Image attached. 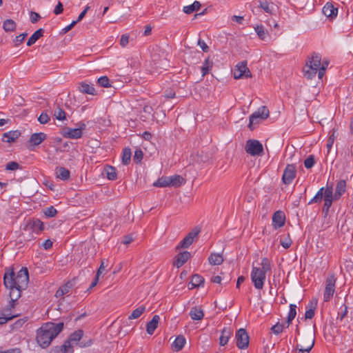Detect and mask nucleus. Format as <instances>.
<instances>
[{
  "instance_id": "obj_48",
  "label": "nucleus",
  "mask_w": 353,
  "mask_h": 353,
  "mask_svg": "<svg viewBox=\"0 0 353 353\" xmlns=\"http://www.w3.org/2000/svg\"><path fill=\"white\" fill-rule=\"evenodd\" d=\"M315 314V306L312 303H310V308L305 313V319H311L314 317Z\"/></svg>"
},
{
  "instance_id": "obj_3",
  "label": "nucleus",
  "mask_w": 353,
  "mask_h": 353,
  "mask_svg": "<svg viewBox=\"0 0 353 353\" xmlns=\"http://www.w3.org/2000/svg\"><path fill=\"white\" fill-rule=\"evenodd\" d=\"M83 331L78 330L72 333L68 339L59 347L61 353H70L74 351V347H85L90 346L92 340L83 339Z\"/></svg>"
},
{
  "instance_id": "obj_60",
  "label": "nucleus",
  "mask_w": 353,
  "mask_h": 353,
  "mask_svg": "<svg viewBox=\"0 0 353 353\" xmlns=\"http://www.w3.org/2000/svg\"><path fill=\"white\" fill-rule=\"evenodd\" d=\"M16 315H8L6 316H1L0 317V325H3L6 323L8 321L12 320L14 317H16Z\"/></svg>"
},
{
  "instance_id": "obj_13",
  "label": "nucleus",
  "mask_w": 353,
  "mask_h": 353,
  "mask_svg": "<svg viewBox=\"0 0 353 353\" xmlns=\"http://www.w3.org/2000/svg\"><path fill=\"white\" fill-rule=\"evenodd\" d=\"M314 345V339L311 336L305 337L296 343V348L301 353L310 352Z\"/></svg>"
},
{
  "instance_id": "obj_2",
  "label": "nucleus",
  "mask_w": 353,
  "mask_h": 353,
  "mask_svg": "<svg viewBox=\"0 0 353 353\" xmlns=\"http://www.w3.org/2000/svg\"><path fill=\"white\" fill-rule=\"evenodd\" d=\"M63 329V323H48L41 327L37 334V341L42 347H48L52 339L55 338Z\"/></svg>"
},
{
  "instance_id": "obj_15",
  "label": "nucleus",
  "mask_w": 353,
  "mask_h": 353,
  "mask_svg": "<svg viewBox=\"0 0 353 353\" xmlns=\"http://www.w3.org/2000/svg\"><path fill=\"white\" fill-rule=\"evenodd\" d=\"M47 138V135L43 132H36L31 134L30 139L28 141L30 146L29 149H32V148H34L35 146L41 144L44 140Z\"/></svg>"
},
{
  "instance_id": "obj_57",
  "label": "nucleus",
  "mask_w": 353,
  "mask_h": 353,
  "mask_svg": "<svg viewBox=\"0 0 353 353\" xmlns=\"http://www.w3.org/2000/svg\"><path fill=\"white\" fill-rule=\"evenodd\" d=\"M201 232V228L199 227H196L192 230L191 232L187 235L188 236H190L191 239L194 241V239L196 238Z\"/></svg>"
},
{
  "instance_id": "obj_10",
  "label": "nucleus",
  "mask_w": 353,
  "mask_h": 353,
  "mask_svg": "<svg viewBox=\"0 0 353 353\" xmlns=\"http://www.w3.org/2000/svg\"><path fill=\"white\" fill-rule=\"evenodd\" d=\"M266 276L259 270V268L253 267L251 272V279L255 288L261 290L263 288Z\"/></svg>"
},
{
  "instance_id": "obj_42",
  "label": "nucleus",
  "mask_w": 353,
  "mask_h": 353,
  "mask_svg": "<svg viewBox=\"0 0 353 353\" xmlns=\"http://www.w3.org/2000/svg\"><path fill=\"white\" fill-rule=\"evenodd\" d=\"M296 305L295 304H290V311L288 312V326L290 325V323L292 322V321L295 318L296 315Z\"/></svg>"
},
{
  "instance_id": "obj_31",
  "label": "nucleus",
  "mask_w": 353,
  "mask_h": 353,
  "mask_svg": "<svg viewBox=\"0 0 353 353\" xmlns=\"http://www.w3.org/2000/svg\"><path fill=\"white\" fill-rule=\"evenodd\" d=\"M214 63L212 60L208 57L203 62L201 66L202 77H205L208 74L209 71L212 68Z\"/></svg>"
},
{
  "instance_id": "obj_8",
  "label": "nucleus",
  "mask_w": 353,
  "mask_h": 353,
  "mask_svg": "<svg viewBox=\"0 0 353 353\" xmlns=\"http://www.w3.org/2000/svg\"><path fill=\"white\" fill-rule=\"evenodd\" d=\"M245 150L252 156H261L263 152V148L259 141L249 139L245 143Z\"/></svg>"
},
{
  "instance_id": "obj_26",
  "label": "nucleus",
  "mask_w": 353,
  "mask_h": 353,
  "mask_svg": "<svg viewBox=\"0 0 353 353\" xmlns=\"http://www.w3.org/2000/svg\"><path fill=\"white\" fill-rule=\"evenodd\" d=\"M204 281L205 279L202 276L195 274L192 276L191 281L189 283V285H191L189 289L199 288L204 283Z\"/></svg>"
},
{
  "instance_id": "obj_4",
  "label": "nucleus",
  "mask_w": 353,
  "mask_h": 353,
  "mask_svg": "<svg viewBox=\"0 0 353 353\" xmlns=\"http://www.w3.org/2000/svg\"><path fill=\"white\" fill-rule=\"evenodd\" d=\"M346 181L345 180H340L336 185L334 193H333V187L332 185L325 188V196L324 198V205L323 207V212H327L333 201H337L346 192Z\"/></svg>"
},
{
  "instance_id": "obj_61",
  "label": "nucleus",
  "mask_w": 353,
  "mask_h": 353,
  "mask_svg": "<svg viewBox=\"0 0 353 353\" xmlns=\"http://www.w3.org/2000/svg\"><path fill=\"white\" fill-rule=\"evenodd\" d=\"M41 18L39 14L35 12H30V21L32 23H35Z\"/></svg>"
},
{
  "instance_id": "obj_58",
  "label": "nucleus",
  "mask_w": 353,
  "mask_h": 353,
  "mask_svg": "<svg viewBox=\"0 0 353 353\" xmlns=\"http://www.w3.org/2000/svg\"><path fill=\"white\" fill-rule=\"evenodd\" d=\"M27 33H23L19 34V36L16 37L14 42L16 46H19L21 44L25 39V38L27 37Z\"/></svg>"
},
{
  "instance_id": "obj_35",
  "label": "nucleus",
  "mask_w": 353,
  "mask_h": 353,
  "mask_svg": "<svg viewBox=\"0 0 353 353\" xmlns=\"http://www.w3.org/2000/svg\"><path fill=\"white\" fill-rule=\"evenodd\" d=\"M201 7V3L198 1H195L192 4L184 6L183 11L186 14H191L194 11H197Z\"/></svg>"
},
{
  "instance_id": "obj_37",
  "label": "nucleus",
  "mask_w": 353,
  "mask_h": 353,
  "mask_svg": "<svg viewBox=\"0 0 353 353\" xmlns=\"http://www.w3.org/2000/svg\"><path fill=\"white\" fill-rule=\"evenodd\" d=\"M145 311V307L141 305L137 309L134 310L131 314L128 316V319H136L141 316V314Z\"/></svg>"
},
{
  "instance_id": "obj_53",
  "label": "nucleus",
  "mask_w": 353,
  "mask_h": 353,
  "mask_svg": "<svg viewBox=\"0 0 353 353\" xmlns=\"http://www.w3.org/2000/svg\"><path fill=\"white\" fill-rule=\"evenodd\" d=\"M334 139H335L334 132H333L332 134L330 135L327 142V144H326V147L327 149V154L330 152V151L333 145Z\"/></svg>"
},
{
  "instance_id": "obj_28",
  "label": "nucleus",
  "mask_w": 353,
  "mask_h": 353,
  "mask_svg": "<svg viewBox=\"0 0 353 353\" xmlns=\"http://www.w3.org/2000/svg\"><path fill=\"white\" fill-rule=\"evenodd\" d=\"M189 314L191 319L194 321H201L204 316L203 311L196 307H192Z\"/></svg>"
},
{
  "instance_id": "obj_50",
  "label": "nucleus",
  "mask_w": 353,
  "mask_h": 353,
  "mask_svg": "<svg viewBox=\"0 0 353 353\" xmlns=\"http://www.w3.org/2000/svg\"><path fill=\"white\" fill-rule=\"evenodd\" d=\"M280 243L285 249H288L292 244V240L289 235H288L287 236L281 239Z\"/></svg>"
},
{
  "instance_id": "obj_27",
  "label": "nucleus",
  "mask_w": 353,
  "mask_h": 353,
  "mask_svg": "<svg viewBox=\"0 0 353 353\" xmlns=\"http://www.w3.org/2000/svg\"><path fill=\"white\" fill-rule=\"evenodd\" d=\"M72 287L71 282L68 281L65 284L61 285L56 292L55 296L57 298H61L64 294H67Z\"/></svg>"
},
{
  "instance_id": "obj_25",
  "label": "nucleus",
  "mask_w": 353,
  "mask_h": 353,
  "mask_svg": "<svg viewBox=\"0 0 353 353\" xmlns=\"http://www.w3.org/2000/svg\"><path fill=\"white\" fill-rule=\"evenodd\" d=\"M79 90L83 94L92 95H94L96 92L93 85H90L85 82H81L79 84Z\"/></svg>"
},
{
  "instance_id": "obj_36",
  "label": "nucleus",
  "mask_w": 353,
  "mask_h": 353,
  "mask_svg": "<svg viewBox=\"0 0 353 353\" xmlns=\"http://www.w3.org/2000/svg\"><path fill=\"white\" fill-rule=\"evenodd\" d=\"M16 27V23L12 19H6L3 21V28L6 32H13Z\"/></svg>"
},
{
  "instance_id": "obj_56",
  "label": "nucleus",
  "mask_w": 353,
  "mask_h": 353,
  "mask_svg": "<svg viewBox=\"0 0 353 353\" xmlns=\"http://www.w3.org/2000/svg\"><path fill=\"white\" fill-rule=\"evenodd\" d=\"M50 118L46 112H42L38 118V121L41 124H46L48 122Z\"/></svg>"
},
{
  "instance_id": "obj_6",
  "label": "nucleus",
  "mask_w": 353,
  "mask_h": 353,
  "mask_svg": "<svg viewBox=\"0 0 353 353\" xmlns=\"http://www.w3.org/2000/svg\"><path fill=\"white\" fill-rule=\"evenodd\" d=\"M270 112L266 106L260 107L256 111L250 116L248 128L252 130L254 125L259 123L260 121L269 117Z\"/></svg>"
},
{
  "instance_id": "obj_40",
  "label": "nucleus",
  "mask_w": 353,
  "mask_h": 353,
  "mask_svg": "<svg viewBox=\"0 0 353 353\" xmlns=\"http://www.w3.org/2000/svg\"><path fill=\"white\" fill-rule=\"evenodd\" d=\"M261 265V268H259V270H261L265 274L267 272L271 270V263L268 258H263Z\"/></svg>"
},
{
  "instance_id": "obj_18",
  "label": "nucleus",
  "mask_w": 353,
  "mask_h": 353,
  "mask_svg": "<svg viewBox=\"0 0 353 353\" xmlns=\"http://www.w3.org/2000/svg\"><path fill=\"white\" fill-rule=\"evenodd\" d=\"M285 217L281 211L276 212L272 216V223L275 228L282 227L285 224Z\"/></svg>"
},
{
  "instance_id": "obj_1",
  "label": "nucleus",
  "mask_w": 353,
  "mask_h": 353,
  "mask_svg": "<svg viewBox=\"0 0 353 353\" xmlns=\"http://www.w3.org/2000/svg\"><path fill=\"white\" fill-rule=\"evenodd\" d=\"M29 282L28 270L22 268L17 274L13 269H8L3 276V284L9 290L10 302L9 307L14 308L15 302L21 296V292L28 287Z\"/></svg>"
},
{
  "instance_id": "obj_9",
  "label": "nucleus",
  "mask_w": 353,
  "mask_h": 353,
  "mask_svg": "<svg viewBox=\"0 0 353 353\" xmlns=\"http://www.w3.org/2000/svg\"><path fill=\"white\" fill-rule=\"evenodd\" d=\"M250 337L245 329L240 328L235 334L236 345L240 350H245L248 347Z\"/></svg>"
},
{
  "instance_id": "obj_33",
  "label": "nucleus",
  "mask_w": 353,
  "mask_h": 353,
  "mask_svg": "<svg viewBox=\"0 0 353 353\" xmlns=\"http://www.w3.org/2000/svg\"><path fill=\"white\" fill-rule=\"evenodd\" d=\"M31 228L33 230L34 232L39 234L40 232L43 231L44 229L43 223L39 219H33L31 223Z\"/></svg>"
},
{
  "instance_id": "obj_43",
  "label": "nucleus",
  "mask_w": 353,
  "mask_h": 353,
  "mask_svg": "<svg viewBox=\"0 0 353 353\" xmlns=\"http://www.w3.org/2000/svg\"><path fill=\"white\" fill-rule=\"evenodd\" d=\"M193 240L190 236H186L179 243V245L176 247V249L180 248H188L192 243H193Z\"/></svg>"
},
{
  "instance_id": "obj_21",
  "label": "nucleus",
  "mask_w": 353,
  "mask_h": 353,
  "mask_svg": "<svg viewBox=\"0 0 353 353\" xmlns=\"http://www.w3.org/2000/svg\"><path fill=\"white\" fill-rule=\"evenodd\" d=\"M338 9L331 3H327L323 8V13L327 17L334 18L337 15Z\"/></svg>"
},
{
  "instance_id": "obj_55",
  "label": "nucleus",
  "mask_w": 353,
  "mask_h": 353,
  "mask_svg": "<svg viewBox=\"0 0 353 353\" xmlns=\"http://www.w3.org/2000/svg\"><path fill=\"white\" fill-rule=\"evenodd\" d=\"M19 168V164L15 161H10L9 162L6 166V169L7 170H16Z\"/></svg>"
},
{
  "instance_id": "obj_12",
  "label": "nucleus",
  "mask_w": 353,
  "mask_h": 353,
  "mask_svg": "<svg viewBox=\"0 0 353 353\" xmlns=\"http://www.w3.org/2000/svg\"><path fill=\"white\" fill-rule=\"evenodd\" d=\"M233 74L235 79L249 78L252 77L251 72L247 67L246 61H241L239 63L234 69Z\"/></svg>"
},
{
  "instance_id": "obj_11",
  "label": "nucleus",
  "mask_w": 353,
  "mask_h": 353,
  "mask_svg": "<svg viewBox=\"0 0 353 353\" xmlns=\"http://www.w3.org/2000/svg\"><path fill=\"white\" fill-rule=\"evenodd\" d=\"M336 279L334 274L327 276L325 282L323 300L325 302L330 301L335 291Z\"/></svg>"
},
{
  "instance_id": "obj_39",
  "label": "nucleus",
  "mask_w": 353,
  "mask_h": 353,
  "mask_svg": "<svg viewBox=\"0 0 353 353\" xmlns=\"http://www.w3.org/2000/svg\"><path fill=\"white\" fill-rule=\"evenodd\" d=\"M154 185L156 187H168L171 186L170 183V177L165 176L159 178L157 181L154 183Z\"/></svg>"
},
{
  "instance_id": "obj_52",
  "label": "nucleus",
  "mask_w": 353,
  "mask_h": 353,
  "mask_svg": "<svg viewBox=\"0 0 353 353\" xmlns=\"http://www.w3.org/2000/svg\"><path fill=\"white\" fill-rule=\"evenodd\" d=\"M143 157V153L141 149H137L134 152V161L139 163L141 161Z\"/></svg>"
},
{
  "instance_id": "obj_14",
  "label": "nucleus",
  "mask_w": 353,
  "mask_h": 353,
  "mask_svg": "<svg viewBox=\"0 0 353 353\" xmlns=\"http://www.w3.org/2000/svg\"><path fill=\"white\" fill-rule=\"evenodd\" d=\"M296 166L293 164H288L282 176L283 183L286 185L290 184L296 176Z\"/></svg>"
},
{
  "instance_id": "obj_5",
  "label": "nucleus",
  "mask_w": 353,
  "mask_h": 353,
  "mask_svg": "<svg viewBox=\"0 0 353 353\" xmlns=\"http://www.w3.org/2000/svg\"><path fill=\"white\" fill-rule=\"evenodd\" d=\"M321 61V56L316 52H313L306 63L307 69L304 70L305 76L311 79L317 73V70L320 68Z\"/></svg>"
},
{
  "instance_id": "obj_22",
  "label": "nucleus",
  "mask_w": 353,
  "mask_h": 353,
  "mask_svg": "<svg viewBox=\"0 0 353 353\" xmlns=\"http://www.w3.org/2000/svg\"><path fill=\"white\" fill-rule=\"evenodd\" d=\"M186 343L185 338L183 335H179L172 344V348L175 352L182 350Z\"/></svg>"
},
{
  "instance_id": "obj_30",
  "label": "nucleus",
  "mask_w": 353,
  "mask_h": 353,
  "mask_svg": "<svg viewBox=\"0 0 353 353\" xmlns=\"http://www.w3.org/2000/svg\"><path fill=\"white\" fill-rule=\"evenodd\" d=\"M209 263L212 265H219L223 262V256L218 253H212L208 258Z\"/></svg>"
},
{
  "instance_id": "obj_62",
  "label": "nucleus",
  "mask_w": 353,
  "mask_h": 353,
  "mask_svg": "<svg viewBox=\"0 0 353 353\" xmlns=\"http://www.w3.org/2000/svg\"><path fill=\"white\" fill-rule=\"evenodd\" d=\"M198 46H200V48L202 49L203 52H206L209 50L208 46L205 43V42L203 40L201 39L198 40Z\"/></svg>"
},
{
  "instance_id": "obj_32",
  "label": "nucleus",
  "mask_w": 353,
  "mask_h": 353,
  "mask_svg": "<svg viewBox=\"0 0 353 353\" xmlns=\"http://www.w3.org/2000/svg\"><path fill=\"white\" fill-rule=\"evenodd\" d=\"M169 177L171 186L179 187L185 183V179L180 175L175 174Z\"/></svg>"
},
{
  "instance_id": "obj_44",
  "label": "nucleus",
  "mask_w": 353,
  "mask_h": 353,
  "mask_svg": "<svg viewBox=\"0 0 353 353\" xmlns=\"http://www.w3.org/2000/svg\"><path fill=\"white\" fill-rule=\"evenodd\" d=\"M43 211V214L47 217H54L57 214V210L54 208V206L46 208Z\"/></svg>"
},
{
  "instance_id": "obj_64",
  "label": "nucleus",
  "mask_w": 353,
  "mask_h": 353,
  "mask_svg": "<svg viewBox=\"0 0 353 353\" xmlns=\"http://www.w3.org/2000/svg\"><path fill=\"white\" fill-rule=\"evenodd\" d=\"M43 247L45 250H49L52 247V241L50 239H47L43 243Z\"/></svg>"
},
{
  "instance_id": "obj_41",
  "label": "nucleus",
  "mask_w": 353,
  "mask_h": 353,
  "mask_svg": "<svg viewBox=\"0 0 353 353\" xmlns=\"http://www.w3.org/2000/svg\"><path fill=\"white\" fill-rule=\"evenodd\" d=\"M131 150L130 148H124L122 153V162L124 165H128L131 159Z\"/></svg>"
},
{
  "instance_id": "obj_17",
  "label": "nucleus",
  "mask_w": 353,
  "mask_h": 353,
  "mask_svg": "<svg viewBox=\"0 0 353 353\" xmlns=\"http://www.w3.org/2000/svg\"><path fill=\"white\" fill-rule=\"evenodd\" d=\"M63 137L70 139H79L82 136L81 129L67 128L63 131Z\"/></svg>"
},
{
  "instance_id": "obj_45",
  "label": "nucleus",
  "mask_w": 353,
  "mask_h": 353,
  "mask_svg": "<svg viewBox=\"0 0 353 353\" xmlns=\"http://www.w3.org/2000/svg\"><path fill=\"white\" fill-rule=\"evenodd\" d=\"M97 83L103 88H110L111 85L108 77L103 76L98 79Z\"/></svg>"
},
{
  "instance_id": "obj_29",
  "label": "nucleus",
  "mask_w": 353,
  "mask_h": 353,
  "mask_svg": "<svg viewBox=\"0 0 353 353\" xmlns=\"http://www.w3.org/2000/svg\"><path fill=\"white\" fill-rule=\"evenodd\" d=\"M43 32L44 30L43 28H39L37 31H35L32 34V35L28 39L27 41V46H31L32 45L35 43L36 41L43 36Z\"/></svg>"
},
{
  "instance_id": "obj_51",
  "label": "nucleus",
  "mask_w": 353,
  "mask_h": 353,
  "mask_svg": "<svg viewBox=\"0 0 353 353\" xmlns=\"http://www.w3.org/2000/svg\"><path fill=\"white\" fill-rule=\"evenodd\" d=\"M54 115L56 119L59 121H62L65 119V112L59 108H58L57 110L54 111Z\"/></svg>"
},
{
  "instance_id": "obj_63",
  "label": "nucleus",
  "mask_w": 353,
  "mask_h": 353,
  "mask_svg": "<svg viewBox=\"0 0 353 353\" xmlns=\"http://www.w3.org/2000/svg\"><path fill=\"white\" fill-rule=\"evenodd\" d=\"M129 42V37L126 34H123L120 39V44L122 47H125Z\"/></svg>"
},
{
  "instance_id": "obj_59",
  "label": "nucleus",
  "mask_w": 353,
  "mask_h": 353,
  "mask_svg": "<svg viewBox=\"0 0 353 353\" xmlns=\"http://www.w3.org/2000/svg\"><path fill=\"white\" fill-rule=\"evenodd\" d=\"M63 4L60 1H59L57 5L55 6L53 12L56 15H58L61 14L63 12Z\"/></svg>"
},
{
  "instance_id": "obj_34",
  "label": "nucleus",
  "mask_w": 353,
  "mask_h": 353,
  "mask_svg": "<svg viewBox=\"0 0 353 353\" xmlns=\"http://www.w3.org/2000/svg\"><path fill=\"white\" fill-rule=\"evenodd\" d=\"M325 188H320L315 196L309 201L308 204L310 205L314 203H320L323 198L324 199L325 196Z\"/></svg>"
},
{
  "instance_id": "obj_16",
  "label": "nucleus",
  "mask_w": 353,
  "mask_h": 353,
  "mask_svg": "<svg viewBox=\"0 0 353 353\" xmlns=\"http://www.w3.org/2000/svg\"><path fill=\"white\" fill-rule=\"evenodd\" d=\"M191 257L190 252L188 251H184L180 252L175 257V260L174 261V265L177 268L181 267Z\"/></svg>"
},
{
  "instance_id": "obj_23",
  "label": "nucleus",
  "mask_w": 353,
  "mask_h": 353,
  "mask_svg": "<svg viewBox=\"0 0 353 353\" xmlns=\"http://www.w3.org/2000/svg\"><path fill=\"white\" fill-rule=\"evenodd\" d=\"M160 320V317L159 315H154L152 320L150 321L146 325V331L149 334H152L154 330L157 329L159 322Z\"/></svg>"
},
{
  "instance_id": "obj_20",
  "label": "nucleus",
  "mask_w": 353,
  "mask_h": 353,
  "mask_svg": "<svg viewBox=\"0 0 353 353\" xmlns=\"http://www.w3.org/2000/svg\"><path fill=\"white\" fill-rule=\"evenodd\" d=\"M21 135V132L19 130H12L8 132H5L3 134L2 141L7 143L14 142Z\"/></svg>"
},
{
  "instance_id": "obj_49",
  "label": "nucleus",
  "mask_w": 353,
  "mask_h": 353,
  "mask_svg": "<svg viewBox=\"0 0 353 353\" xmlns=\"http://www.w3.org/2000/svg\"><path fill=\"white\" fill-rule=\"evenodd\" d=\"M315 164V159L313 155H310L304 161V165L306 168H312Z\"/></svg>"
},
{
  "instance_id": "obj_24",
  "label": "nucleus",
  "mask_w": 353,
  "mask_h": 353,
  "mask_svg": "<svg viewBox=\"0 0 353 353\" xmlns=\"http://www.w3.org/2000/svg\"><path fill=\"white\" fill-rule=\"evenodd\" d=\"M55 173L57 177L63 181H68L70 176V170L63 167H57Z\"/></svg>"
},
{
  "instance_id": "obj_47",
  "label": "nucleus",
  "mask_w": 353,
  "mask_h": 353,
  "mask_svg": "<svg viewBox=\"0 0 353 353\" xmlns=\"http://www.w3.org/2000/svg\"><path fill=\"white\" fill-rule=\"evenodd\" d=\"M254 30L259 38L261 40H264L266 35V32L264 30V27L262 25H257L256 27H254Z\"/></svg>"
},
{
  "instance_id": "obj_7",
  "label": "nucleus",
  "mask_w": 353,
  "mask_h": 353,
  "mask_svg": "<svg viewBox=\"0 0 353 353\" xmlns=\"http://www.w3.org/2000/svg\"><path fill=\"white\" fill-rule=\"evenodd\" d=\"M252 12L254 14H258L261 10H263L268 14H273L275 12V5L273 3H269L265 0H259L250 6Z\"/></svg>"
},
{
  "instance_id": "obj_19",
  "label": "nucleus",
  "mask_w": 353,
  "mask_h": 353,
  "mask_svg": "<svg viewBox=\"0 0 353 353\" xmlns=\"http://www.w3.org/2000/svg\"><path fill=\"white\" fill-rule=\"evenodd\" d=\"M232 334L233 330L230 327H224L219 337V344L221 346L226 345Z\"/></svg>"
},
{
  "instance_id": "obj_38",
  "label": "nucleus",
  "mask_w": 353,
  "mask_h": 353,
  "mask_svg": "<svg viewBox=\"0 0 353 353\" xmlns=\"http://www.w3.org/2000/svg\"><path fill=\"white\" fill-rule=\"evenodd\" d=\"M105 172L106 174V177L109 180H115L117 179V174L116 173V170L114 167L108 165L105 168Z\"/></svg>"
},
{
  "instance_id": "obj_54",
  "label": "nucleus",
  "mask_w": 353,
  "mask_h": 353,
  "mask_svg": "<svg viewBox=\"0 0 353 353\" xmlns=\"http://www.w3.org/2000/svg\"><path fill=\"white\" fill-rule=\"evenodd\" d=\"M283 327L284 325L283 324H280L278 323L276 325H273L271 330L274 334H279L283 332Z\"/></svg>"
},
{
  "instance_id": "obj_46",
  "label": "nucleus",
  "mask_w": 353,
  "mask_h": 353,
  "mask_svg": "<svg viewBox=\"0 0 353 353\" xmlns=\"http://www.w3.org/2000/svg\"><path fill=\"white\" fill-rule=\"evenodd\" d=\"M348 307L346 305L343 304L339 308V311L338 312L337 319L341 321L347 316Z\"/></svg>"
}]
</instances>
